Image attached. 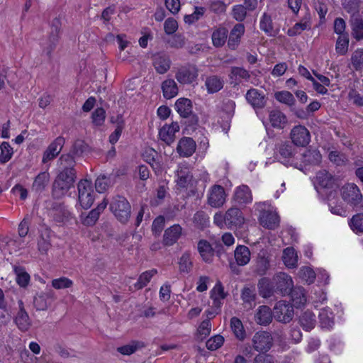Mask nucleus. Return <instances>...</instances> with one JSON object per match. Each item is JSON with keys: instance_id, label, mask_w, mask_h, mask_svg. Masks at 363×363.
I'll use <instances>...</instances> for the list:
<instances>
[{"instance_id": "21", "label": "nucleus", "mask_w": 363, "mask_h": 363, "mask_svg": "<svg viewBox=\"0 0 363 363\" xmlns=\"http://www.w3.org/2000/svg\"><path fill=\"white\" fill-rule=\"evenodd\" d=\"M196 148V142L191 138L183 137L178 142L177 151L179 156L189 157L195 152Z\"/></svg>"}, {"instance_id": "28", "label": "nucleus", "mask_w": 363, "mask_h": 363, "mask_svg": "<svg viewBox=\"0 0 363 363\" xmlns=\"http://www.w3.org/2000/svg\"><path fill=\"white\" fill-rule=\"evenodd\" d=\"M295 147L290 142H284L279 145L277 152L279 158L283 164H287L295 154Z\"/></svg>"}, {"instance_id": "23", "label": "nucleus", "mask_w": 363, "mask_h": 363, "mask_svg": "<svg viewBox=\"0 0 363 363\" xmlns=\"http://www.w3.org/2000/svg\"><path fill=\"white\" fill-rule=\"evenodd\" d=\"M182 233V228L179 224H174L164 230L162 243L164 246H172L177 242Z\"/></svg>"}, {"instance_id": "56", "label": "nucleus", "mask_w": 363, "mask_h": 363, "mask_svg": "<svg viewBox=\"0 0 363 363\" xmlns=\"http://www.w3.org/2000/svg\"><path fill=\"white\" fill-rule=\"evenodd\" d=\"M88 148V145L84 140H77L72 145L69 153H71L75 157H79L86 152Z\"/></svg>"}, {"instance_id": "8", "label": "nucleus", "mask_w": 363, "mask_h": 363, "mask_svg": "<svg viewBox=\"0 0 363 363\" xmlns=\"http://www.w3.org/2000/svg\"><path fill=\"white\" fill-rule=\"evenodd\" d=\"M61 26V21L59 18H55L51 22L48 40L46 44L43 45V51L50 57L59 41Z\"/></svg>"}, {"instance_id": "59", "label": "nucleus", "mask_w": 363, "mask_h": 363, "mask_svg": "<svg viewBox=\"0 0 363 363\" xmlns=\"http://www.w3.org/2000/svg\"><path fill=\"white\" fill-rule=\"evenodd\" d=\"M275 99L278 101L288 106H292L295 103V99L293 94L287 91H281L275 93Z\"/></svg>"}, {"instance_id": "57", "label": "nucleus", "mask_w": 363, "mask_h": 363, "mask_svg": "<svg viewBox=\"0 0 363 363\" xmlns=\"http://www.w3.org/2000/svg\"><path fill=\"white\" fill-rule=\"evenodd\" d=\"M211 297L213 300V303L215 305H218L220 303V300L224 299L226 297V294L224 292V288L222 284L218 281L213 289L211 291Z\"/></svg>"}, {"instance_id": "63", "label": "nucleus", "mask_w": 363, "mask_h": 363, "mask_svg": "<svg viewBox=\"0 0 363 363\" xmlns=\"http://www.w3.org/2000/svg\"><path fill=\"white\" fill-rule=\"evenodd\" d=\"M347 99L353 105L358 107L363 106V96H362L356 89L352 88L350 89Z\"/></svg>"}, {"instance_id": "41", "label": "nucleus", "mask_w": 363, "mask_h": 363, "mask_svg": "<svg viewBox=\"0 0 363 363\" xmlns=\"http://www.w3.org/2000/svg\"><path fill=\"white\" fill-rule=\"evenodd\" d=\"M322 160V155L317 149H308L303 154V162L306 164L318 165Z\"/></svg>"}, {"instance_id": "51", "label": "nucleus", "mask_w": 363, "mask_h": 363, "mask_svg": "<svg viewBox=\"0 0 363 363\" xmlns=\"http://www.w3.org/2000/svg\"><path fill=\"white\" fill-rule=\"evenodd\" d=\"M193 267V262L191 257V254L189 252H185L179 261V268L181 273H189Z\"/></svg>"}, {"instance_id": "18", "label": "nucleus", "mask_w": 363, "mask_h": 363, "mask_svg": "<svg viewBox=\"0 0 363 363\" xmlns=\"http://www.w3.org/2000/svg\"><path fill=\"white\" fill-rule=\"evenodd\" d=\"M179 125L177 122L171 124H165L159 130V137L161 140L167 145H171L175 140V133L179 131Z\"/></svg>"}, {"instance_id": "29", "label": "nucleus", "mask_w": 363, "mask_h": 363, "mask_svg": "<svg viewBox=\"0 0 363 363\" xmlns=\"http://www.w3.org/2000/svg\"><path fill=\"white\" fill-rule=\"evenodd\" d=\"M311 28V17L310 13H307L300 22L295 23V25L288 29L287 35L291 37L300 35L302 31L310 30Z\"/></svg>"}, {"instance_id": "33", "label": "nucleus", "mask_w": 363, "mask_h": 363, "mask_svg": "<svg viewBox=\"0 0 363 363\" xmlns=\"http://www.w3.org/2000/svg\"><path fill=\"white\" fill-rule=\"evenodd\" d=\"M289 295L293 303L291 305L293 306V308H301V306H303L306 303L305 290L301 286H293L291 291L289 292Z\"/></svg>"}, {"instance_id": "6", "label": "nucleus", "mask_w": 363, "mask_h": 363, "mask_svg": "<svg viewBox=\"0 0 363 363\" xmlns=\"http://www.w3.org/2000/svg\"><path fill=\"white\" fill-rule=\"evenodd\" d=\"M76 174V170H60L52 185L53 194L57 196L65 195L73 186Z\"/></svg>"}, {"instance_id": "16", "label": "nucleus", "mask_w": 363, "mask_h": 363, "mask_svg": "<svg viewBox=\"0 0 363 363\" xmlns=\"http://www.w3.org/2000/svg\"><path fill=\"white\" fill-rule=\"evenodd\" d=\"M225 189L220 185L215 184L209 190L208 203L212 207L219 208L225 203Z\"/></svg>"}, {"instance_id": "9", "label": "nucleus", "mask_w": 363, "mask_h": 363, "mask_svg": "<svg viewBox=\"0 0 363 363\" xmlns=\"http://www.w3.org/2000/svg\"><path fill=\"white\" fill-rule=\"evenodd\" d=\"M198 75L199 70L196 66L187 63L177 69L175 78L182 84H190L196 80Z\"/></svg>"}, {"instance_id": "3", "label": "nucleus", "mask_w": 363, "mask_h": 363, "mask_svg": "<svg viewBox=\"0 0 363 363\" xmlns=\"http://www.w3.org/2000/svg\"><path fill=\"white\" fill-rule=\"evenodd\" d=\"M344 201L357 211H363V195L359 188L354 183L345 184L340 189Z\"/></svg>"}, {"instance_id": "47", "label": "nucleus", "mask_w": 363, "mask_h": 363, "mask_svg": "<svg viewBox=\"0 0 363 363\" xmlns=\"http://www.w3.org/2000/svg\"><path fill=\"white\" fill-rule=\"evenodd\" d=\"M230 78L234 80L235 84H238L241 79L249 80L250 74L249 72L243 67H233L229 74Z\"/></svg>"}, {"instance_id": "44", "label": "nucleus", "mask_w": 363, "mask_h": 363, "mask_svg": "<svg viewBox=\"0 0 363 363\" xmlns=\"http://www.w3.org/2000/svg\"><path fill=\"white\" fill-rule=\"evenodd\" d=\"M299 323L305 330L310 331L315 325V316L313 312L306 311L300 316Z\"/></svg>"}, {"instance_id": "14", "label": "nucleus", "mask_w": 363, "mask_h": 363, "mask_svg": "<svg viewBox=\"0 0 363 363\" xmlns=\"http://www.w3.org/2000/svg\"><path fill=\"white\" fill-rule=\"evenodd\" d=\"M292 143L296 146L305 147L311 140V135L308 130L303 125H296L291 131Z\"/></svg>"}, {"instance_id": "38", "label": "nucleus", "mask_w": 363, "mask_h": 363, "mask_svg": "<svg viewBox=\"0 0 363 363\" xmlns=\"http://www.w3.org/2000/svg\"><path fill=\"white\" fill-rule=\"evenodd\" d=\"M224 85L223 79L217 75H211L207 77L205 81V86H206L208 94H214L221 90Z\"/></svg>"}, {"instance_id": "52", "label": "nucleus", "mask_w": 363, "mask_h": 363, "mask_svg": "<svg viewBox=\"0 0 363 363\" xmlns=\"http://www.w3.org/2000/svg\"><path fill=\"white\" fill-rule=\"evenodd\" d=\"M349 42L348 33L339 35L335 45L336 52L340 55H345L348 50Z\"/></svg>"}, {"instance_id": "25", "label": "nucleus", "mask_w": 363, "mask_h": 363, "mask_svg": "<svg viewBox=\"0 0 363 363\" xmlns=\"http://www.w3.org/2000/svg\"><path fill=\"white\" fill-rule=\"evenodd\" d=\"M351 35L357 41L363 40V18L362 15H351L349 20Z\"/></svg>"}, {"instance_id": "34", "label": "nucleus", "mask_w": 363, "mask_h": 363, "mask_svg": "<svg viewBox=\"0 0 363 363\" xmlns=\"http://www.w3.org/2000/svg\"><path fill=\"white\" fill-rule=\"evenodd\" d=\"M234 200L240 205L250 203L252 200V196L250 188L246 185L238 187L234 194Z\"/></svg>"}, {"instance_id": "43", "label": "nucleus", "mask_w": 363, "mask_h": 363, "mask_svg": "<svg viewBox=\"0 0 363 363\" xmlns=\"http://www.w3.org/2000/svg\"><path fill=\"white\" fill-rule=\"evenodd\" d=\"M75 157L71 153L62 154L58 160V167L60 170H76Z\"/></svg>"}, {"instance_id": "55", "label": "nucleus", "mask_w": 363, "mask_h": 363, "mask_svg": "<svg viewBox=\"0 0 363 363\" xmlns=\"http://www.w3.org/2000/svg\"><path fill=\"white\" fill-rule=\"evenodd\" d=\"M193 221L198 228L203 230L208 225L209 217L206 212L199 211L194 214Z\"/></svg>"}, {"instance_id": "20", "label": "nucleus", "mask_w": 363, "mask_h": 363, "mask_svg": "<svg viewBox=\"0 0 363 363\" xmlns=\"http://www.w3.org/2000/svg\"><path fill=\"white\" fill-rule=\"evenodd\" d=\"M64 144V138L61 136L57 137L49 145L46 150L44 152L42 162L43 163H47L55 158L62 150Z\"/></svg>"}, {"instance_id": "11", "label": "nucleus", "mask_w": 363, "mask_h": 363, "mask_svg": "<svg viewBox=\"0 0 363 363\" xmlns=\"http://www.w3.org/2000/svg\"><path fill=\"white\" fill-rule=\"evenodd\" d=\"M293 306L286 301H278L273 308L274 318L279 322L289 323L294 317Z\"/></svg>"}, {"instance_id": "13", "label": "nucleus", "mask_w": 363, "mask_h": 363, "mask_svg": "<svg viewBox=\"0 0 363 363\" xmlns=\"http://www.w3.org/2000/svg\"><path fill=\"white\" fill-rule=\"evenodd\" d=\"M18 311L14 318V323L21 332L28 331L32 325V321L28 312L25 309L22 300L18 301Z\"/></svg>"}, {"instance_id": "32", "label": "nucleus", "mask_w": 363, "mask_h": 363, "mask_svg": "<svg viewBox=\"0 0 363 363\" xmlns=\"http://www.w3.org/2000/svg\"><path fill=\"white\" fill-rule=\"evenodd\" d=\"M50 230L45 228L40 232L38 239V250L41 255H47L48 250L51 248Z\"/></svg>"}, {"instance_id": "49", "label": "nucleus", "mask_w": 363, "mask_h": 363, "mask_svg": "<svg viewBox=\"0 0 363 363\" xmlns=\"http://www.w3.org/2000/svg\"><path fill=\"white\" fill-rule=\"evenodd\" d=\"M14 272L16 275V281L17 284L21 287H27L30 279L29 274L26 272L25 269L22 267H15Z\"/></svg>"}, {"instance_id": "46", "label": "nucleus", "mask_w": 363, "mask_h": 363, "mask_svg": "<svg viewBox=\"0 0 363 363\" xmlns=\"http://www.w3.org/2000/svg\"><path fill=\"white\" fill-rule=\"evenodd\" d=\"M282 259L284 264L289 268H294L297 265L298 257L293 247H286L284 250Z\"/></svg>"}, {"instance_id": "36", "label": "nucleus", "mask_w": 363, "mask_h": 363, "mask_svg": "<svg viewBox=\"0 0 363 363\" xmlns=\"http://www.w3.org/2000/svg\"><path fill=\"white\" fill-rule=\"evenodd\" d=\"M50 182V174L48 172L39 173L35 178L32 184V191L36 194H41Z\"/></svg>"}, {"instance_id": "24", "label": "nucleus", "mask_w": 363, "mask_h": 363, "mask_svg": "<svg viewBox=\"0 0 363 363\" xmlns=\"http://www.w3.org/2000/svg\"><path fill=\"white\" fill-rule=\"evenodd\" d=\"M52 291L41 292L33 298V306L37 311H46L54 301Z\"/></svg>"}, {"instance_id": "50", "label": "nucleus", "mask_w": 363, "mask_h": 363, "mask_svg": "<svg viewBox=\"0 0 363 363\" xmlns=\"http://www.w3.org/2000/svg\"><path fill=\"white\" fill-rule=\"evenodd\" d=\"M256 296L255 288L253 286H245L242 289L241 298L244 303L249 305L250 308H252L253 303L255 304Z\"/></svg>"}, {"instance_id": "39", "label": "nucleus", "mask_w": 363, "mask_h": 363, "mask_svg": "<svg viewBox=\"0 0 363 363\" xmlns=\"http://www.w3.org/2000/svg\"><path fill=\"white\" fill-rule=\"evenodd\" d=\"M161 88L163 96L167 99H172L178 94L179 89L177 84L172 79L164 80L162 83Z\"/></svg>"}, {"instance_id": "5", "label": "nucleus", "mask_w": 363, "mask_h": 363, "mask_svg": "<svg viewBox=\"0 0 363 363\" xmlns=\"http://www.w3.org/2000/svg\"><path fill=\"white\" fill-rule=\"evenodd\" d=\"M76 174V170H60L52 185L53 194L57 196L65 195L73 186Z\"/></svg>"}, {"instance_id": "62", "label": "nucleus", "mask_w": 363, "mask_h": 363, "mask_svg": "<svg viewBox=\"0 0 363 363\" xmlns=\"http://www.w3.org/2000/svg\"><path fill=\"white\" fill-rule=\"evenodd\" d=\"M328 206L330 212L333 214L342 216L346 213V209L343 206L342 202H338L336 200L330 199L328 201Z\"/></svg>"}, {"instance_id": "40", "label": "nucleus", "mask_w": 363, "mask_h": 363, "mask_svg": "<svg viewBox=\"0 0 363 363\" xmlns=\"http://www.w3.org/2000/svg\"><path fill=\"white\" fill-rule=\"evenodd\" d=\"M269 121L272 127L282 129L287 123V118L281 111L273 110L269 113Z\"/></svg>"}, {"instance_id": "7", "label": "nucleus", "mask_w": 363, "mask_h": 363, "mask_svg": "<svg viewBox=\"0 0 363 363\" xmlns=\"http://www.w3.org/2000/svg\"><path fill=\"white\" fill-rule=\"evenodd\" d=\"M78 200L84 209L89 208L94 201V191L92 183L88 179H82L77 185Z\"/></svg>"}, {"instance_id": "1", "label": "nucleus", "mask_w": 363, "mask_h": 363, "mask_svg": "<svg viewBox=\"0 0 363 363\" xmlns=\"http://www.w3.org/2000/svg\"><path fill=\"white\" fill-rule=\"evenodd\" d=\"M293 286L291 277L284 272L277 273L272 279L262 277L257 284L259 295L264 298H270L275 294L281 296L289 295Z\"/></svg>"}, {"instance_id": "54", "label": "nucleus", "mask_w": 363, "mask_h": 363, "mask_svg": "<svg viewBox=\"0 0 363 363\" xmlns=\"http://www.w3.org/2000/svg\"><path fill=\"white\" fill-rule=\"evenodd\" d=\"M349 225L353 232L356 233H363V213L354 215L349 221Z\"/></svg>"}, {"instance_id": "42", "label": "nucleus", "mask_w": 363, "mask_h": 363, "mask_svg": "<svg viewBox=\"0 0 363 363\" xmlns=\"http://www.w3.org/2000/svg\"><path fill=\"white\" fill-rule=\"evenodd\" d=\"M197 248L203 261L206 262H211L212 261L213 250L207 240H199Z\"/></svg>"}, {"instance_id": "35", "label": "nucleus", "mask_w": 363, "mask_h": 363, "mask_svg": "<svg viewBox=\"0 0 363 363\" xmlns=\"http://www.w3.org/2000/svg\"><path fill=\"white\" fill-rule=\"evenodd\" d=\"M176 175L177 184L180 188H186L193 178L189 168L186 166H179Z\"/></svg>"}, {"instance_id": "48", "label": "nucleus", "mask_w": 363, "mask_h": 363, "mask_svg": "<svg viewBox=\"0 0 363 363\" xmlns=\"http://www.w3.org/2000/svg\"><path fill=\"white\" fill-rule=\"evenodd\" d=\"M157 273V271L155 269L147 270L142 273L140 275L137 282L134 284L135 289L139 290L146 286L147 284L150 281L152 277Z\"/></svg>"}, {"instance_id": "45", "label": "nucleus", "mask_w": 363, "mask_h": 363, "mask_svg": "<svg viewBox=\"0 0 363 363\" xmlns=\"http://www.w3.org/2000/svg\"><path fill=\"white\" fill-rule=\"evenodd\" d=\"M228 30L224 27L218 28L212 34L213 44L216 48L222 47L226 42Z\"/></svg>"}, {"instance_id": "27", "label": "nucleus", "mask_w": 363, "mask_h": 363, "mask_svg": "<svg viewBox=\"0 0 363 363\" xmlns=\"http://www.w3.org/2000/svg\"><path fill=\"white\" fill-rule=\"evenodd\" d=\"M261 225L268 229H275L279 223V217L277 213L271 211H263L259 215Z\"/></svg>"}, {"instance_id": "31", "label": "nucleus", "mask_w": 363, "mask_h": 363, "mask_svg": "<svg viewBox=\"0 0 363 363\" xmlns=\"http://www.w3.org/2000/svg\"><path fill=\"white\" fill-rule=\"evenodd\" d=\"M171 60L168 56L157 54L153 57V66L159 74L166 73L170 68Z\"/></svg>"}, {"instance_id": "37", "label": "nucleus", "mask_w": 363, "mask_h": 363, "mask_svg": "<svg viewBox=\"0 0 363 363\" xmlns=\"http://www.w3.org/2000/svg\"><path fill=\"white\" fill-rule=\"evenodd\" d=\"M269 268V259L266 256V252H259L256 259L254 272L259 276H263L267 273Z\"/></svg>"}, {"instance_id": "19", "label": "nucleus", "mask_w": 363, "mask_h": 363, "mask_svg": "<svg viewBox=\"0 0 363 363\" xmlns=\"http://www.w3.org/2000/svg\"><path fill=\"white\" fill-rule=\"evenodd\" d=\"M245 99L254 109H262L267 103V99L263 92L255 88H251L247 91Z\"/></svg>"}, {"instance_id": "60", "label": "nucleus", "mask_w": 363, "mask_h": 363, "mask_svg": "<svg viewBox=\"0 0 363 363\" xmlns=\"http://www.w3.org/2000/svg\"><path fill=\"white\" fill-rule=\"evenodd\" d=\"M320 323L322 328H330L333 324V317L332 313H328L327 310H322L319 313Z\"/></svg>"}, {"instance_id": "26", "label": "nucleus", "mask_w": 363, "mask_h": 363, "mask_svg": "<svg viewBox=\"0 0 363 363\" xmlns=\"http://www.w3.org/2000/svg\"><path fill=\"white\" fill-rule=\"evenodd\" d=\"M245 30V26L242 23H237L234 26L228 37V47L229 49L234 50L238 47Z\"/></svg>"}, {"instance_id": "12", "label": "nucleus", "mask_w": 363, "mask_h": 363, "mask_svg": "<svg viewBox=\"0 0 363 363\" xmlns=\"http://www.w3.org/2000/svg\"><path fill=\"white\" fill-rule=\"evenodd\" d=\"M273 346V337L267 331L257 332L252 337L253 348L260 352H267Z\"/></svg>"}, {"instance_id": "10", "label": "nucleus", "mask_w": 363, "mask_h": 363, "mask_svg": "<svg viewBox=\"0 0 363 363\" xmlns=\"http://www.w3.org/2000/svg\"><path fill=\"white\" fill-rule=\"evenodd\" d=\"M234 257L235 263L230 262L229 267L234 274H238L240 272L238 267L247 264L250 260V249L245 245H238L234 251Z\"/></svg>"}, {"instance_id": "17", "label": "nucleus", "mask_w": 363, "mask_h": 363, "mask_svg": "<svg viewBox=\"0 0 363 363\" xmlns=\"http://www.w3.org/2000/svg\"><path fill=\"white\" fill-rule=\"evenodd\" d=\"M315 189H333L335 185V179L329 172L322 169L316 173L313 181Z\"/></svg>"}, {"instance_id": "4", "label": "nucleus", "mask_w": 363, "mask_h": 363, "mask_svg": "<svg viewBox=\"0 0 363 363\" xmlns=\"http://www.w3.org/2000/svg\"><path fill=\"white\" fill-rule=\"evenodd\" d=\"M109 208L116 219L122 224H126L131 216V206L123 196H113L110 203Z\"/></svg>"}, {"instance_id": "61", "label": "nucleus", "mask_w": 363, "mask_h": 363, "mask_svg": "<svg viewBox=\"0 0 363 363\" xmlns=\"http://www.w3.org/2000/svg\"><path fill=\"white\" fill-rule=\"evenodd\" d=\"M351 62L356 71L362 69L363 67V49H357L353 52Z\"/></svg>"}, {"instance_id": "58", "label": "nucleus", "mask_w": 363, "mask_h": 363, "mask_svg": "<svg viewBox=\"0 0 363 363\" xmlns=\"http://www.w3.org/2000/svg\"><path fill=\"white\" fill-rule=\"evenodd\" d=\"M0 163L5 164L9 161L13 154V148L8 142H3L0 145Z\"/></svg>"}, {"instance_id": "30", "label": "nucleus", "mask_w": 363, "mask_h": 363, "mask_svg": "<svg viewBox=\"0 0 363 363\" xmlns=\"http://www.w3.org/2000/svg\"><path fill=\"white\" fill-rule=\"evenodd\" d=\"M273 317V312L271 308L263 305L258 308L255 315V320L259 325H267L272 322Z\"/></svg>"}, {"instance_id": "2", "label": "nucleus", "mask_w": 363, "mask_h": 363, "mask_svg": "<svg viewBox=\"0 0 363 363\" xmlns=\"http://www.w3.org/2000/svg\"><path fill=\"white\" fill-rule=\"evenodd\" d=\"M174 108L179 116L186 120L184 123L186 127L195 130L199 125V117L192 111L191 101L187 98H179L176 101Z\"/></svg>"}, {"instance_id": "22", "label": "nucleus", "mask_w": 363, "mask_h": 363, "mask_svg": "<svg viewBox=\"0 0 363 363\" xmlns=\"http://www.w3.org/2000/svg\"><path fill=\"white\" fill-rule=\"evenodd\" d=\"M226 227L230 229L240 227L244 223V217L238 208H230L225 212Z\"/></svg>"}, {"instance_id": "53", "label": "nucleus", "mask_w": 363, "mask_h": 363, "mask_svg": "<svg viewBox=\"0 0 363 363\" xmlns=\"http://www.w3.org/2000/svg\"><path fill=\"white\" fill-rule=\"evenodd\" d=\"M230 327L238 339L242 340L245 337V331L242 323L239 318L233 317L230 319Z\"/></svg>"}, {"instance_id": "64", "label": "nucleus", "mask_w": 363, "mask_h": 363, "mask_svg": "<svg viewBox=\"0 0 363 363\" xmlns=\"http://www.w3.org/2000/svg\"><path fill=\"white\" fill-rule=\"evenodd\" d=\"M224 342V337L222 335H216L211 337L206 342V347L209 350H216L220 348Z\"/></svg>"}, {"instance_id": "15", "label": "nucleus", "mask_w": 363, "mask_h": 363, "mask_svg": "<svg viewBox=\"0 0 363 363\" xmlns=\"http://www.w3.org/2000/svg\"><path fill=\"white\" fill-rule=\"evenodd\" d=\"M108 205V201L104 199L96 208L90 211L88 213H82L80 216L82 223L86 226H93L99 220V216L105 210Z\"/></svg>"}]
</instances>
